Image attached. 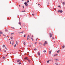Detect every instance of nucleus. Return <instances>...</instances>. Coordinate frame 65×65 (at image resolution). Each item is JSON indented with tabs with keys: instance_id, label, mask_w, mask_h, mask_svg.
I'll list each match as a JSON object with an SVG mask.
<instances>
[{
	"instance_id": "33",
	"label": "nucleus",
	"mask_w": 65,
	"mask_h": 65,
	"mask_svg": "<svg viewBox=\"0 0 65 65\" xmlns=\"http://www.w3.org/2000/svg\"><path fill=\"white\" fill-rule=\"evenodd\" d=\"M49 62H50V61H47V63H49Z\"/></svg>"
},
{
	"instance_id": "44",
	"label": "nucleus",
	"mask_w": 65,
	"mask_h": 65,
	"mask_svg": "<svg viewBox=\"0 0 65 65\" xmlns=\"http://www.w3.org/2000/svg\"><path fill=\"white\" fill-rule=\"evenodd\" d=\"M52 38L53 39H54V37H52Z\"/></svg>"
},
{
	"instance_id": "55",
	"label": "nucleus",
	"mask_w": 65,
	"mask_h": 65,
	"mask_svg": "<svg viewBox=\"0 0 65 65\" xmlns=\"http://www.w3.org/2000/svg\"><path fill=\"white\" fill-rule=\"evenodd\" d=\"M55 42L54 41V43H55Z\"/></svg>"
},
{
	"instance_id": "39",
	"label": "nucleus",
	"mask_w": 65,
	"mask_h": 65,
	"mask_svg": "<svg viewBox=\"0 0 65 65\" xmlns=\"http://www.w3.org/2000/svg\"><path fill=\"white\" fill-rule=\"evenodd\" d=\"M23 9H24V6H23Z\"/></svg>"
},
{
	"instance_id": "14",
	"label": "nucleus",
	"mask_w": 65,
	"mask_h": 65,
	"mask_svg": "<svg viewBox=\"0 0 65 65\" xmlns=\"http://www.w3.org/2000/svg\"><path fill=\"white\" fill-rule=\"evenodd\" d=\"M3 59H5V57L4 56H3Z\"/></svg>"
},
{
	"instance_id": "52",
	"label": "nucleus",
	"mask_w": 65,
	"mask_h": 65,
	"mask_svg": "<svg viewBox=\"0 0 65 65\" xmlns=\"http://www.w3.org/2000/svg\"><path fill=\"white\" fill-rule=\"evenodd\" d=\"M43 45H44H44H45V44H44Z\"/></svg>"
},
{
	"instance_id": "61",
	"label": "nucleus",
	"mask_w": 65,
	"mask_h": 65,
	"mask_svg": "<svg viewBox=\"0 0 65 65\" xmlns=\"http://www.w3.org/2000/svg\"><path fill=\"white\" fill-rule=\"evenodd\" d=\"M6 56H7V55H6Z\"/></svg>"
},
{
	"instance_id": "54",
	"label": "nucleus",
	"mask_w": 65,
	"mask_h": 65,
	"mask_svg": "<svg viewBox=\"0 0 65 65\" xmlns=\"http://www.w3.org/2000/svg\"><path fill=\"white\" fill-rule=\"evenodd\" d=\"M1 36V35H0V36Z\"/></svg>"
},
{
	"instance_id": "22",
	"label": "nucleus",
	"mask_w": 65,
	"mask_h": 65,
	"mask_svg": "<svg viewBox=\"0 0 65 65\" xmlns=\"http://www.w3.org/2000/svg\"><path fill=\"white\" fill-rule=\"evenodd\" d=\"M62 47L63 48H64V47H65V46L64 45H63V46H62Z\"/></svg>"
},
{
	"instance_id": "9",
	"label": "nucleus",
	"mask_w": 65,
	"mask_h": 65,
	"mask_svg": "<svg viewBox=\"0 0 65 65\" xmlns=\"http://www.w3.org/2000/svg\"><path fill=\"white\" fill-rule=\"evenodd\" d=\"M20 61V60L19 59L17 60V62L18 63V62H19Z\"/></svg>"
},
{
	"instance_id": "25",
	"label": "nucleus",
	"mask_w": 65,
	"mask_h": 65,
	"mask_svg": "<svg viewBox=\"0 0 65 65\" xmlns=\"http://www.w3.org/2000/svg\"><path fill=\"white\" fill-rule=\"evenodd\" d=\"M3 47H5V45H3Z\"/></svg>"
},
{
	"instance_id": "30",
	"label": "nucleus",
	"mask_w": 65,
	"mask_h": 65,
	"mask_svg": "<svg viewBox=\"0 0 65 65\" xmlns=\"http://www.w3.org/2000/svg\"><path fill=\"white\" fill-rule=\"evenodd\" d=\"M5 31L6 32H7V29H5Z\"/></svg>"
},
{
	"instance_id": "5",
	"label": "nucleus",
	"mask_w": 65,
	"mask_h": 65,
	"mask_svg": "<svg viewBox=\"0 0 65 65\" xmlns=\"http://www.w3.org/2000/svg\"><path fill=\"white\" fill-rule=\"evenodd\" d=\"M29 37V38H28ZM29 38H30V37L29 36V35H28V37H27V40H28L29 39Z\"/></svg>"
},
{
	"instance_id": "29",
	"label": "nucleus",
	"mask_w": 65,
	"mask_h": 65,
	"mask_svg": "<svg viewBox=\"0 0 65 65\" xmlns=\"http://www.w3.org/2000/svg\"><path fill=\"white\" fill-rule=\"evenodd\" d=\"M55 60L56 61H58V59H56Z\"/></svg>"
},
{
	"instance_id": "60",
	"label": "nucleus",
	"mask_w": 65,
	"mask_h": 65,
	"mask_svg": "<svg viewBox=\"0 0 65 65\" xmlns=\"http://www.w3.org/2000/svg\"><path fill=\"white\" fill-rule=\"evenodd\" d=\"M20 5H19V6L20 7Z\"/></svg>"
},
{
	"instance_id": "47",
	"label": "nucleus",
	"mask_w": 65,
	"mask_h": 65,
	"mask_svg": "<svg viewBox=\"0 0 65 65\" xmlns=\"http://www.w3.org/2000/svg\"><path fill=\"white\" fill-rule=\"evenodd\" d=\"M58 7H60V6L59 5V6H58Z\"/></svg>"
},
{
	"instance_id": "3",
	"label": "nucleus",
	"mask_w": 65,
	"mask_h": 65,
	"mask_svg": "<svg viewBox=\"0 0 65 65\" xmlns=\"http://www.w3.org/2000/svg\"><path fill=\"white\" fill-rule=\"evenodd\" d=\"M49 34L50 37H52V36H53V34H51V33H50Z\"/></svg>"
},
{
	"instance_id": "43",
	"label": "nucleus",
	"mask_w": 65,
	"mask_h": 65,
	"mask_svg": "<svg viewBox=\"0 0 65 65\" xmlns=\"http://www.w3.org/2000/svg\"><path fill=\"white\" fill-rule=\"evenodd\" d=\"M10 44H11V42L10 41Z\"/></svg>"
},
{
	"instance_id": "12",
	"label": "nucleus",
	"mask_w": 65,
	"mask_h": 65,
	"mask_svg": "<svg viewBox=\"0 0 65 65\" xmlns=\"http://www.w3.org/2000/svg\"><path fill=\"white\" fill-rule=\"evenodd\" d=\"M45 44H47V42H46V41H45Z\"/></svg>"
},
{
	"instance_id": "53",
	"label": "nucleus",
	"mask_w": 65,
	"mask_h": 65,
	"mask_svg": "<svg viewBox=\"0 0 65 65\" xmlns=\"http://www.w3.org/2000/svg\"><path fill=\"white\" fill-rule=\"evenodd\" d=\"M22 1H24V0H21Z\"/></svg>"
},
{
	"instance_id": "34",
	"label": "nucleus",
	"mask_w": 65,
	"mask_h": 65,
	"mask_svg": "<svg viewBox=\"0 0 65 65\" xmlns=\"http://www.w3.org/2000/svg\"><path fill=\"white\" fill-rule=\"evenodd\" d=\"M16 44L18 45V42H17V41H16Z\"/></svg>"
},
{
	"instance_id": "58",
	"label": "nucleus",
	"mask_w": 65,
	"mask_h": 65,
	"mask_svg": "<svg viewBox=\"0 0 65 65\" xmlns=\"http://www.w3.org/2000/svg\"><path fill=\"white\" fill-rule=\"evenodd\" d=\"M19 20H20V18L19 19Z\"/></svg>"
},
{
	"instance_id": "56",
	"label": "nucleus",
	"mask_w": 65,
	"mask_h": 65,
	"mask_svg": "<svg viewBox=\"0 0 65 65\" xmlns=\"http://www.w3.org/2000/svg\"><path fill=\"white\" fill-rule=\"evenodd\" d=\"M39 5H40V4H38Z\"/></svg>"
},
{
	"instance_id": "17",
	"label": "nucleus",
	"mask_w": 65,
	"mask_h": 65,
	"mask_svg": "<svg viewBox=\"0 0 65 65\" xmlns=\"http://www.w3.org/2000/svg\"><path fill=\"white\" fill-rule=\"evenodd\" d=\"M38 55H39V56H40V53L39 52L38 53Z\"/></svg>"
},
{
	"instance_id": "32",
	"label": "nucleus",
	"mask_w": 65,
	"mask_h": 65,
	"mask_svg": "<svg viewBox=\"0 0 65 65\" xmlns=\"http://www.w3.org/2000/svg\"><path fill=\"white\" fill-rule=\"evenodd\" d=\"M31 39H32V41L33 40V38H31Z\"/></svg>"
},
{
	"instance_id": "42",
	"label": "nucleus",
	"mask_w": 65,
	"mask_h": 65,
	"mask_svg": "<svg viewBox=\"0 0 65 65\" xmlns=\"http://www.w3.org/2000/svg\"><path fill=\"white\" fill-rule=\"evenodd\" d=\"M24 37H26V35H24Z\"/></svg>"
},
{
	"instance_id": "20",
	"label": "nucleus",
	"mask_w": 65,
	"mask_h": 65,
	"mask_svg": "<svg viewBox=\"0 0 65 65\" xmlns=\"http://www.w3.org/2000/svg\"><path fill=\"white\" fill-rule=\"evenodd\" d=\"M23 44L24 45H25L26 44V43H25V42H24Z\"/></svg>"
},
{
	"instance_id": "35",
	"label": "nucleus",
	"mask_w": 65,
	"mask_h": 65,
	"mask_svg": "<svg viewBox=\"0 0 65 65\" xmlns=\"http://www.w3.org/2000/svg\"><path fill=\"white\" fill-rule=\"evenodd\" d=\"M37 50L36 48H35L34 50H35V51H36Z\"/></svg>"
},
{
	"instance_id": "1",
	"label": "nucleus",
	"mask_w": 65,
	"mask_h": 65,
	"mask_svg": "<svg viewBox=\"0 0 65 65\" xmlns=\"http://www.w3.org/2000/svg\"><path fill=\"white\" fill-rule=\"evenodd\" d=\"M58 12H60V13H62L63 12V11L62 10H59L57 11Z\"/></svg>"
},
{
	"instance_id": "11",
	"label": "nucleus",
	"mask_w": 65,
	"mask_h": 65,
	"mask_svg": "<svg viewBox=\"0 0 65 65\" xmlns=\"http://www.w3.org/2000/svg\"><path fill=\"white\" fill-rule=\"evenodd\" d=\"M23 32H24V31H22V32H19V33L22 34V33H23Z\"/></svg>"
},
{
	"instance_id": "28",
	"label": "nucleus",
	"mask_w": 65,
	"mask_h": 65,
	"mask_svg": "<svg viewBox=\"0 0 65 65\" xmlns=\"http://www.w3.org/2000/svg\"><path fill=\"white\" fill-rule=\"evenodd\" d=\"M13 42L12 43V45H13V42H13Z\"/></svg>"
},
{
	"instance_id": "6",
	"label": "nucleus",
	"mask_w": 65,
	"mask_h": 65,
	"mask_svg": "<svg viewBox=\"0 0 65 65\" xmlns=\"http://www.w3.org/2000/svg\"><path fill=\"white\" fill-rule=\"evenodd\" d=\"M24 59L26 60H28V58L27 57H25V58H24Z\"/></svg>"
},
{
	"instance_id": "46",
	"label": "nucleus",
	"mask_w": 65,
	"mask_h": 65,
	"mask_svg": "<svg viewBox=\"0 0 65 65\" xmlns=\"http://www.w3.org/2000/svg\"><path fill=\"white\" fill-rule=\"evenodd\" d=\"M4 52H5V53H6V51H5H5H4Z\"/></svg>"
},
{
	"instance_id": "23",
	"label": "nucleus",
	"mask_w": 65,
	"mask_h": 65,
	"mask_svg": "<svg viewBox=\"0 0 65 65\" xmlns=\"http://www.w3.org/2000/svg\"><path fill=\"white\" fill-rule=\"evenodd\" d=\"M55 64L56 65H58V63L57 62H56L55 63Z\"/></svg>"
},
{
	"instance_id": "59",
	"label": "nucleus",
	"mask_w": 65,
	"mask_h": 65,
	"mask_svg": "<svg viewBox=\"0 0 65 65\" xmlns=\"http://www.w3.org/2000/svg\"><path fill=\"white\" fill-rule=\"evenodd\" d=\"M20 29H21V28H20Z\"/></svg>"
},
{
	"instance_id": "62",
	"label": "nucleus",
	"mask_w": 65,
	"mask_h": 65,
	"mask_svg": "<svg viewBox=\"0 0 65 65\" xmlns=\"http://www.w3.org/2000/svg\"><path fill=\"white\" fill-rule=\"evenodd\" d=\"M27 0V1H28V0Z\"/></svg>"
},
{
	"instance_id": "27",
	"label": "nucleus",
	"mask_w": 65,
	"mask_h": 65,
	"mask_svg": "<svg viewBox=\"0 0 65 65\" xmlns=\"http://www.w3.org/2000/svg\"><path fill=\"white\" fill-rule=\"evenodd\" d=\"M11 39H12V38H13V37H11Z\"/></svg>"
},
{
	"instance_id": "48",
	"label": "nucleus",
	"mask_w": 65,
	"mask_h": 65,
	"mask_svg": "<svg viewBox=\"0 0 65 65\" xmlns=\"http://www.w3.org/2000/svg\"><path fill=\"white\" fill-rule=\"evenodd\" d=\"M33 37V35L32 36L31 38H32V37Z\"/></svg>"
},
{
	"instance_id": "38",
	"label": "nucleus",
	"mask_w": 65,
	"mask_h": 65,
	"mask_svg": "<svg viewBox=\"0 0 65 65\" xmlns=\"http://www.w3.org/2000/svg\"><path fill=\"white\" fill-rule=\"evenodd\" d=\"M39 44H41V43H39Z\"/></svg>"
},
{
	"instance_id": "51",
	"label": "nucleus",
	"mask_w": 65,
	"mask_h": 65,
	"mask_svg": "<svg viewBox=\"0 0 65 65\" xmlns=\"http://www.w3.org/2000/svg\"><path fill=\"white\" fill-rule=\"evenodd\" d=\"M0 51H1V48H0Z\"/></svg>"
},
{
	"instance_id": "31",
	"label": "nucleus",
	"mask_w": 65,
	"mask_h": 65,
	"mask_svg": "<svg viewBox=\"0 0 65 65\" xmlns=\"http://www.w3.org/2000/svg\"><path fill=\"white\" fill-rule=\"evenodd\" d=\"M14 46L15 47L16 46V44L14 45Z\"/></svg>"
},
{
	"instance_id": "50",
	"label": "nucleus",
	"mask_w": 65,
	"mask_h": 65,
	"mask_svg": "<svg viewBox=\"0 0 65 65\" xmlns=\"http://www.w3.org/2000/svg\"><path fill=\"white\" fill-rule=\"evenodd\" d=\"M12 28H13V29H14V27H13V28L12 27Z\"/></svg>"
},
{
	"instance_id": "26",
	"label": "nucleus",
	"mask_w": 65,
	"mask_h": 65,
	"mask_svg": "<svg viewBox=\"0 0 65 65\" xmlns=\"http://www.w3.org/2000/svg\"><path fill=\"white\" fill-rule=\"evenodd\" d=\"M43 52H44V53H45V52H46V51L45 50H44L43 51Z\"/></svg>"
},
{
	"instance_id": "4",
	"label": "nucleus",
	"mask_w": 65,
	"mask_h": 65,
	"mask_svg": "<svg viewBox=\"0 0 65 65\" xmlns=\"http://www.w3.org/2000/svg\"><path fill=\"white\" fill-rule=\"evenodd\" d=\"M29 37V38H28ZM29 38H30V37L29 36V35H28V37H27V40H28L29 39Z\"/></svg>"
},
{
	"instance_id": "45",
	"label": "nucleus",
	"mask_w": 65,
	"mask_h": 65,
	"mask_svg": "<svg viewBox=\"0 0 65 65\" xmlns=\"http://www.w3.org/2000/svg\"><path fill=\"white\" fill-rule=\"evenodd\" d=\"M38 39V38H37L36 39V41H37V40Z\"/></svg>"
},
{
	"instance_id": "24",
	"label": "nucleus",
	"mask_w": 65,
	"mask_h": 65,
	"mask_svg": "<svg viewBox=\"0 0 65 65\" xmlns=\"http://www.w3.org/2000/svg\"><path fill=\"white\" fill-rule=\"evenodd\" d=\"M5 49L6 50H7V48H6V47H5Z\"/></svg>"
},
{
	"instance_id": "49",
	"label": "nucleus",
	"mask_w": 65,
	"mask_h": 65,
	"mask_svg": "<svg viewBox=\"0 0 65 65\" xmlns=\"http://www.w3.org/2000/svg\"><path fill=\"white\" fill-rule=\"evenodd\" d=\"M37 43V42H36L35 43V44H36Z\"/></svg>"
},
{
	"instance_id": "21",
	"label": "nucleus",
	"mask_w": 65,
	"mask_h": 65,
	"mask_svg": "<svg viewBox=\"0 0 65 65\" xmlns=\"http://www.w3.org/2000/svg\"><path fill=\"white\" fill-rule=\"evenodd\" d=\"M57 53H59L60 52V50H59L58 51H57Z\"/></svg>"
},
{
	"instance_id": "10",
	"label": "nucleus",
	"mask_w": 65,
	"mask_h": 65,
	"mask_svg": "<svg viewBox=\"0 0 65 65\" xmlns=\"http://www.w3.org/2000/svg\"><path fill=\"white\" fill-rule=\"evenodd\" d=\"M19 25H20V26H21V22H19Z\"/></svg>"
},
{
	"instance_id": "57",
	"label": "nucleus",
	"mask_w": 65,
	"mask_h": 65,
	"mask_svg": "<svg viewBox=\"0 0 65 65\" xmlns=\"http://www.w3.org/2000/svg\"><path fill=\"white\" fill-rule=\"evenodd\" d=\"M31 45H30V46H30V47H31Z\"/></svg>"
},
{
	"instance_id": "16",
	"label": "nucleus",
	"mask_w": 65,
	"mask_h": 65,
	"mask_svg": "<svg viewBox=\"0 0 65 65\" xmlns=\"http://www.w3.org/2000/svg\"><path fill=\"white\" fill-rule=\"evenodd\" d=\"M28 60V61L29 62V63H30V61H31V60Z\"/></svg>"
},
{
	"instance_id": "18",
	"label": "nucleus",
	"mask_w": 65,
	"mask_h": 65,
	"mask_svg": "<svg viewBox=\"0 0 65 65\" xmlns=\"http://www.w3.org/2000/svg\"><path fill=\"white\" fill-rule=\"evenodd\" d=\"M0 34H3V32H2L0 31Z\"/></svg>"
},
{
	"instance_id": "15",
	"label": "nucleus",
	"mask_w": 65,
	"mask_h": 65,
	"mask_svg": "<svg viewBox=\"0 0 65 65\" xmlns=\"http://www.w3.org/2000/svg\"><path fill=\"white\" fill-rule=\"evenodd\" d=\"M14 34V33H11V35H13Z\"/></svg>"
},
{
	"instance_id": "40",
	"label": "nucleus",
	"mask_w": 65,
	"mask_h": 65,
	"mask_svg": "<svg viewBox=\"0 0 65 65\" xmlns=\"http://www.w3.org/2000/svg\"><path fill=\"white\" fill-rule=\"evenodd\" d=\"M25 11H22V12H25Z\"/></svg>"
},
{
	"instance_id": "13",
	"label": "nucleus",
	"mask_w": 65,
	"mask_h": 65,
	"mask_svg": "<svg viewBox=\"0 0 65 65\" xmlns=\"http://www.w3.org/2000/svg\"><path fill=\"white\" fill-rule=\"evenodd\" d=\"M52 52V51H50V52H49V53L50 54H51V52Z\"/></svg>"
},
{
	"instance_id": "8",
	"label": "nucleus",
	"mask_w": 65,
	"mask_h": 65,
	"mask_svg": "<svg viewBox=\"0 0 65 65\" xmlns=\"http://www.w3.org/2000/svg\"><path fill=\"white\" fill-rule=\"evenodd\" d=\"M62 5H65V2H62Z\"/></svg>"
},
{
	"instance_id": "19",
	"label": "nucleus",
	"mask_w": 65,
	"mask_h": 65,
	"mask_svg": "<svg viewBox=\"0 0 65 65\" xmlns=\"http://www.w3.org/2000/svg\"><path fill=\"white\" fill-rule=\"evenodd\" d=\"M18 64H19V65H20V64H21V62H20L18 63Z\"/></svg>"
},
{
	"instance_id": "7",
	"label": "nucleus",
	"mask_w": 65,
	"mask_h": 65,
	"mask_svg": "<svg viewBox=\"0 0 65 65\" xmlns=\"http://www.w3.org/2000/svg\"><path fill=\"white\" fill-rule=\"evenodd\" d=\"M58 56V54H55L54 55V56L55 57V56Z\"/></svg>"
},
{
	"instance_id": "37",
	"label": "nucleus",
	"mask_w": 65,
	"mask_h": 65,
	"mask_svg": "<svg viewBox=\"0 0 65 65\" xmlns=\"http://www.w3.org/2000/svg\"><path fill=\"white\" fill-rule=\"evenodd\" d=\"M29 1H28L27 2V3H28V2H29Z\"/></svg>"
},
{
	"instance_id": "36",
	"label": "nucleus",
	"mask_w": 65,
	"mask_h": 65,
	"mask_svg": "<svg viewBox=\"0 0 65 65\" xmlns=\"http://www.w3.org/2000/svg\"><path fill=\"white\" fill-rule=\"evenodd\" d=\"M3 36H5V35H4V34H3Z\"/></svg>"
},
{
	"instance_id": "41",
	"label": "nucleus",
	"mask_w": 65,
	"mask_h": 65,
	"mask_svg": "<svg viewBox=\"0 0 65 65\" xmlns=\"http://www.w3.org/2000/svg\"><path fill=\"white\" fill-rule=\"evenodd\" d=\"M32 15L33 16L34 15V14H32Z\"/></svg>"
},
{
	"instance_id": "2",
	"label": "nucleus",
	"mask_w": 65,
	"mask_h": 65,
	"mask_svg": "<svg viewBox=\"0 0 65 65\" xmlns=\"http://www.w3.org/2000/svg\"><path fill=\"white\" fill-rule=\"evenodd\" d=\"M24 4L26 6H27V7H28V4H27V2H25L24 3Z\"/></svg>"
}]
</instances>
